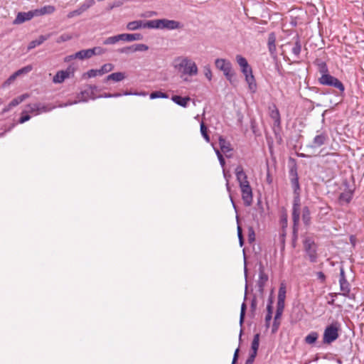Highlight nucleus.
<instances>
[{"label":"nucleus","instance_id":"49530a36","mask_svg":"<svg viewBox=\"0 0 364 364\" xmlns=\"http://www.w3.org/2000/svg\"><path fill=\"white\" fill-rule=\"evenodd\" d=\"M246 309H247L246 304L245 302H243L241 305V311H240V326H242L244 322Z\"/></svg>","mask_w":364,"mask_h":364},{"label":"nucleus","instance_id":"cd10ccee","mask_svg":"<svg viewBox=\"0 0 364 364\" xmlns=\"http://www.w3.org/2000/svg\"><path fill=\"white\" fill-rule=\"evenodd\" d=\"M259 346V334L256 333L254 336L253 340L252 341V344H251L252 352L250 353V355L257 356Z\"/></svg>","mask_w":364,"mask_h":364},{"label":"nucleus","instance_id":"69168bd1","mask_svg":"<svg viewBox=\"0 0 364 364\" xmlns=\"http://www.w3.org/2000/svg\"><path fill=\"white\" fill-rule=\"evenodd\" d=\"M283 311H284V310H282V309H277L276 313H275V315H274L275 319H277V318H280L281 319V317L282 316Z\"/></svg>","mask_w":364,"mask_h":364},{"label":"nucleus","instance_id":"603ef678","mask_svg":"<svg viewBox=\"0 0 364 364\" xmlns=\"http://www.w3.org/2000/svg\"><path fill=\"white\" fill-rule=\"evenodd\" d=\"M17 78L16 75L13 73L2 85L3 87H6L9 86L11 83L14 82V80Z\"/></svg>","mask_w":364,"mask_h":364},{"label":"nucleus","instance_id":"c03bdc74","mask_svg":"<svg viewBox=\"0 0 364 364\" xmlns=\"http://www.w3.org/2000/svg\"><path fill=\"white\" fill-rule=\"evenodd\" d=\"M114 68V65L112 63H106L103 65L100 69V72L102 75L112 71Z\"/></svg>","mask_w":364,"mask_h":364},{"label":"nucleus","instance_id":"4d7b16f0","mask_svg":"<svg viewBox=\"0 0 364 364\" xmlns=\"http://www.w3.org/2000/svg\"><path fill=\"white\" fill-rule=\"evenodd\" d=\"M82 13L81 12V11L80 10L79 8H77V9L75 10H73L70 12H69L67 15V17L68 18H73L75 16H80L81 15Z\"/></svg>","mask_w":364,"mask_h":364},{"label":"nucleus","instance_id":"a18cd8bd","mask_svg":"<svg viewBox=\"0 0 364 364\" xmlns=\"http://www.w3.org/2000/svg\"><path fill=\"white\" fill-rule=\"evenodd\" d=\"M133 46H134V49H133L134 53L137 52V51H146L149 49V47L146 45L142 44V43L134 44V45H133Z\"/></svg>","mask_w":364,"mask_h":364},{"label":"nucleus","instance_id":"774afa93","mask_svg":"<svg viewBox=\"0 0 364 364\" xmlns=\"http://www.w3.org/2000/svg\"><path fill=\"white\" fill-rule=\"evenodd\" d=\"M284 306H285V301L277 300V309H279L284 310Z\"/></svg>","mask_w":364,"mask_h":364},{"label":"nucleus","instance_id":"5fc2aeb1","mask_svg":"<svg viewBox=\"0 0 364 364\" xmlns=\"http://www.w3.org/2000/svg\"><path fill=\"white\" fill-rule=\"evenodd\" d=\"M99 72H100V69H98V70L91 69L87 71V75L88 77H95L97 75H102L101 73H99Z\"/></svg>","mask_w":364,"mask_h":364},{"label":"nucleus","instance_id":"4be33fe9","mask_svg":"<svg viewBox=\"0 0 364 364\" xmlns=\"http://www.w3.org/2000/svg\"><path fill=\"white\" fill-rule=\"evenodd\" d=\"M236 61L238 63V65H240L242 73H247V71L252 70V68L248 64L247 60L243 56H242L240 55H236Z\"/></svg>","mask_w":364,"mask_h":364},{"label":"nucleus","instance_id":"6ab92c4d","mask_svg":"<svg viewBox=\"0 0 364 364\" xmlns=\"http://www.w3.org/2000/svg\"><path fill=\"white\" fill-rule=\"evenodd\" d=\"M120 41L131 42L134 41H140L143 38L141 33H122L119 34Z\"/></svg>","mask_w":364,"mask_h":364},{"label":"nucleus","instance_id":"6e6d98bb","mask_svg":"<svg viewBox=\"0 0 364 364\" xmlns=\"http://www.w3.org/2000/svg\"><path fill=\"white\" fill-rule=\"evenodd\" d=\"M133 49H134V46L132 45V46H126V47L119 48L118 50V52L120 53H134Z\"/></svg>","mask_w":364,"mask_h":364},{"label":"nucleus","instance_id":"72a5a7b5","mask_svg":"<svg viewBox=\"0 0 364 364\" xmlns=\"http://www.w3.org/2000/svg\"><path fill=\"white\" fill-rule=\"evenodd\" d=\"M270 117L272 119H274V124L275 125H280L281 123V119H280V114L278 110V109L274 106V109L272 110L270 113Z\"/></svg>","mask_w":364,"mask_h":364},{"label":"nucleus","instance_id":"4468645a","mask_svg":"<svg viewBox=\"0 0 364 364\" xmlns=\"http://www.w3.org/2000/svg\"><path fill=\"white\" fill-rule=\"evenodd\" d=\"M151 21H143L141 20L130 21L127 24V29L129 31H136L139 28H150L148 26Z\"/></svg>","mask_w":364,"mask_h":364},{"label":"nucleus","instance_id":"7ed1b4c3","mask_svg":"<svg viewBox=\"0 0 364 364\" xmlns=\"http://www.w3.org/2000/svg\"><path fill=\"white\" fill-rule=\"evenodd\" d=\"M174 68L184 75L193 76L198 74L196 63L188 57L176 58L174 60Z\"/></svg>","mask_w":364,"mask_h":364},{"label":"nucleus","instance_id":"b1692460","mask_svg":"<svg viewBox=\"0 0 364 364\" xmlns=\"http://www.w3.org/2000/svg\"><path fill=\"white\" fill-rule=\"evenodd\" d=\"M70 72L69 70H60L57 72L55 75L53 77V82L54 83H61L66 78L69 77Z\"/></svg>","mask_w":364,"mask_h":364},{"label":"nucleus","instance_id":"423d86ee","mask_svg":"<svg viewBox=\"0 0 364 364\" xmlns=\"http://www.w3.org/2000/svg\"><path fill=\"white\" fill-rule=\"evenodd\" d=\"M294 197L292 205V220H293V239L296 240L298 235V226L300 219V192L294 193Z\"/></svg>","mask_w":364,"mask_h":364},{"label":"nucleus","instance_id":"f257e3e1","mask_svg":"<svg viewBox=\"0 0 364 364\" xmlns=\"http://www.w3.org/2000/svg\"><path fill=\"white\" fill-rule=\"evenodd\" d=\"M315 64L318 68V71L321 76L318 78V82L321 85L333 87L338 90L337 96L344 97L345 86L343 83L337 77L329 73L327 64L320 59H316Z\"/></svg>","mask_w":364,"mask_h":364},{"label":"nucleus","instance_id":"864d4df0","mask_svg":"<svg viewBox=\"0 0 364 364\" xmlns=\"http://www.w3.org/2000/svg\"><path fill=\"white\" fill-rule=\"evenodd\" d=\"M28 112H27V110L25 112H23L21 113V117H20L18 122L20 124H23L27 121H28L31 119V116L28 114Z\"/></svg>","mask_w":364,"mask_h":364},{"label":"nucleus","instance_id":"f03ea898","mask_svg":"<svg viewBox=\"0 0 364 364\" xmlns=\"http://www.w3.org/2000/svg\"><path fill=\"white\" fill-rule=\"evenodd\" d=\"M235 173L241 191L243 203L245 206H250L253 201L252 189L243 167L241 165L237 166L235 170Z\"/></svg>","mask_w":364,"mask_h":364},{"label":"nucleus","instance_id":"37998d69","mask_svg":"<svg viewBox=\"0 0 364 364\" xmlns=\"http://www.w3.org/2000/svg\"><path fill=\"white\" fill-rule=\"evenodd\" d=\"M285 299H286V287L284 284H282L279 289L277 300L285 301Z\"/></svg>","mask_w":364,"mask_h":364},{"label":"nucleus","instance_id":"4c0bfd02","mask_svg":"<svg viewBox=\"0 0 364 364\" xmlns=\"http://www.w3.org/2000/svg\"><path fill=\"white\" fill-rule=\"evenodd\" d=\"M331 210V208L328 205H325L323 207H321L319 208V212L318 214V218L319 220H321L323 219V217L328 215L329 213V211Z\"/></svg>","mask_w":364,"mask_h":364},{"label":"nucleus","instance_id":"7c9ffc66","mask_svg":"<svg viewBox=\"0 0 364 364\" xmlns=\"http://www.w3.org/2000/svg\"><path fill=\"white\" fill-rule=\"evenodd\" d=\"M28 97H29L28 94H27V93L23 94V95L14 98V100H12L10 102V103L9 104V107H16V106L18 105L20 103H21L23 101H24Z\"/></svg>","mask_w":364,"mask_h":364},{"label":"nucleus","instance_id":"6e6552de","mask_svg":"<svg viewBox=\"0 0 364 364\" xmlns=\"http://www.w3.org/2000/svg\"><path fill=\"white\" fill-rule=\"evenodd\" d=\"M215 65L218 69L223 72L227 80L232 82L235 73L232 71L231 63L226 59L218 58L215 61Z\"/></svg>","mask_w":364,"mask_h":364},{"label":"nucleus","instance_id":"39448f33","mask_svg":"<svg viewBox=\"0 0 364 364\" xmlns=\"http://www.w3.org/2000/svg\"><path fill=\"white\" fill-rule=\"evenodd\" d=\"M341 331V324L338 321H334L328 325L323 334V343L331 344L339 337Z\"/></svg>","mask_w":364,"mask_h":364},{"label":"nucleus","instance_id":"ddd939ff","mask_svg":"<svg viewBox=\"0 0 364 364\" xmlns=\"http://www.w3.org/2000/svg\"><path fill=\"white\" fill-rule=\"evenodd\" d=\"M289 177L294 193H298V192L301 191V188L299 182V176L296 166L291 168V169L289 170Z\"/></svg>","mask_w":364,"mask_h":364},{"label":"nucleus","instance_id":"a211bd4d","mask_svg":"<svg viewBox=\"0 0 364 364\" xmlns=\"http://www.w3.org/2000/svg\"><path fill=\"white\" fill-rule=\"evenodd\" d=\"M294 39L295 40V42L291 48V53L296 59H299L300 58V53L301 51V43L300 41V37L298 35H296L294 38Z\"/></svg>","mask_w":364,"mask_h":364},{"label":"nucleus","instance_id":"8fccbe9b","mask_svg":"<svg viewBox=\"0 0 364 364\" xmlns=\"http://www.w3.org/2000/svg\"><path fill=\"white\" fill-rule=\"evenodd\" d=\"M93 55H102L106 52V49L100 46L91 48Z\"/></svg>","mask_w":364,"mask_h":364},{"label":"nucleus","instance_id":"2f4dec72","mask_svg":"<svg viewBox=\"0 0 364 364\" xmlns=\"http://www.w3.org/2000/svg\"><path fill=\"white\" fill-rule=\"evenodd\" d=\"M318 338V334L317 332L316 331H312L311 333H309L304 338V341L305 342L307 343V344H314L316 343V341H317Z\"/></svg>","mask_w":364,"mask_h":364},{"label":"nucleus","instance_id":"2eb2a0df","mask_svg":"<svg viewBox=\"0 0 364 364\" xmlns=\"http://www.w3.org/2000/svg\"><path fill=\"white\" fill-rule=\"evenodd\" d=\"M243 74L245 76V81L248 84L249 90L251 92L255 93L257 90V83L252 74V69L247 71V73H243Z\"/></svg>","mask_w":364,"mask_h":364},{"label":"nucleus","instance_id":"c756f323","mask_svg":"<svg viewBox=\"0 0 364 364\" xmlns=\"http://www.w3.org/2000/svg\"><path fill=\"white\" fill-rule=\"evenodd\" d=\"M302 220L306 226L311 224V213L308 206H304L302 209Z\"/></svg>","mask_w":364,"mask_h":364},{"label":"nucleus","instance_id":"5701e85b","mask_svg":"<svg viewBox=\"0 0 364 364\" xmlns=\"http://www.w3.org/2000/svg\"><path fill=\"white\" fill-rule=\"evenodd\" d=\"M34 16V14L32 11L26 12H20L18 14L14 22L16 23H22L26 21L31 20Z\"/></svg>","mask_w":364,"mask_h":364},{"label":"nucleus","instance_id":"e433bc0d","mask_svg":"<svg viewBox=\"0 0 364 364\" xmlns=\"http://www.w3.org/2000/svg\"><path fill=\"white\" fill-rule=\"evenodd\" d=\"M200 133L207 142H210V139L208 133V128L205 124L202 122L200 123Z\"/></svg>","mask_w":364,"mask_h":364},{"label":"nucleus","instance_id":"393cba45","mask_svg":"<svg viewBox=\"0 0 364 364\" xmlns=\"http://www.w3.org/2000/svg\"><path fill=\"white\" fill-rule=\"evenodd\" d=\"M268 280V276L264 272L262 269H259V279L257 282V285L259 288V291L262 292L264 290V285Z\"/></svg>","mask_w":364,"mask_h":364},{"label":"nucleus","instance_id":"ea45409f","mask_svg":"<svg viewBox=\"0 0 364 364\" xmlns=\"http://www.w3.org/2000/svg\"><path fill=\"white\" fill-rule=\"evenodd\" d=\"M72 38H73V35L72 34L65 33H63L61 36H60L56 39V43H61L63 42H65V41H70Z\"/></svg>","mask_w":364,"mask_h":364},{"label":"nucleus","instance_id":"a878e982","mask_svg":"<svg viewBox=\"0 0 364 364\" xmlns=\"http://www.w3.org/2000/svg\"><path fill=\"white\" fill-rule=\"evenodd\" d=\"M171 100L178 105H180L183 107H186L188 106V102L191 100V98L189 97L173 95Z\"/></svg>","mask_w":364,"mask_h":364},{"label":"nucleus","instance_id":"9d476101","mask_svg":"<svg viewBox=\"0 0 364 364\" xmlns=\"http://www.w3.org/2000/svg\"><path fill=\"white\" fill-rule=\"evenodd\" d=\"M27 112L38 115L43 112H48L55 108L51 105H43L41 103L28 104L27 106Z\"/></svg>","mask_w":364,"mask_h":364},{"label":"nucleus","instance_id":"052dcab7","mask_svg":"<svg viewBox=\"0 0 364 364\" xmlns=\"http://www.w3.org/2000/svg\"><path fill=\"white\" fill-rule=\"evenodd\" d=\"M316 275L318 279H319L321 283H324L326 282V275L322 272H318Z\"/></svg>","mask_w":364,"mask_h":364},{"label":"nucleus","instance_id":"bb28decb","mask_svg":"<svg viewBox=\"0 0 364 364\" xmlns=\"http://www.w3.org/2000/svg\"><path fill=\"white\" fill-rule=\"evenodd\" d=\"M125 78V74L122 72H117V73H113L107 76V77L105 80V82L109 81V80H113L114 82H119L122 81Z\"/></svg>","mask_w":364,"mask_h":364},{"label":"nucleus","instance_id":"a19ab883","mask_svg":"<svg viewBox=\"0 0 364 364\" xmlns=\"http://www.w3.org/2000/svg\"><path fill=\"white\" fill-rule=\"evenodd\" d=\"M223 173H224V177H225V178L226 179V181H227V183H226L227 191L230 193V198L231 202L232 203V205H233L234 208L236 210V205H235V202H234V200L232 199V197L231 196V189H230V183H229V178H228L230 177V176H227V173H225V169H223Z\"/></svg>","mask_w":364,"mask_h":364},{"label":"nucleus","instance_id":"09e8293b","mask_svg":"<svg viewBox=\"0 0 364 364\" xmlns=\"http://www.w3.org/2000/svg\"><path fill=\"white\" fill-rule=\"evenodd\" d=\"M287 218H288L287 213L286 212H284L281 215V218H280V223H281L283 230L287 227V223H288Z\"/></svg>","mask_w":364,"mask_h":364},{"label":"nucleus","instance_id":"f8f14e48","mask_svg":"<svg viewBox=\"0 0 364 364\" xmlns=\"http://www.w3.org/2000/svg\"><path fill=\"white\" fill-rule=\"evenodd\" d=\"M317 134L314 136L312 143L309 145L311 148H318L324 145L328 141V134L324 132H317Z\"/></svg>","mask_w":364,"mask_h":364},{"label":"nucleus","instance_id":"aec40b11","mask_svg":"<svg viewBox=\"0 0 364 364\" xmlns=\"http://www.w3.org/2000/svg\"><path fill=\"white\" fill-rule=\"evenodd\" d=\"M218 142L220 150L223 153L227 154L228 152L232 151V148L230 141H227L223 136L218 138Z\"/></svg>","mask_w":364,"mask_h":364},{"label":"nucleus","instance_id":"79ce46f5","mask_svg":"<svg viewBox=\"0 0 364 364\" xmlns=\"http://www.w3.org/2000/svg\"><path fill=\"white\" fill-rule=\"evenodd\" d=\"M150 98H168V95L165 92H162L161 91H155L150 94Z\"/></svg>","mask_w":364,"mask_h":364},{"label":"nucleus","instance_id":"412c9836","mask_svg":"<svg viewBox=\"0 0 364 364\" xmlns=\"http://www.w3.org/2000/svg\"><path fill=\"white\" fill-rule=\"evenodd\" d=\"M93 56L91 48L90 49H85V50H81L77 53H75L74 55H71V58H77L80 60L83 59H88Z\"/></svg>","mask_w":364,"mask_h":364},{"label":"nucleus","instance_id":"e2e57ef3","mask_svg":"<svg viewBox=\"0 0 364 364\" xmlns=\"http://www.w3.org/2000/svg\"><path fill=\"white\" fill-rule=\"evenodd\" d=\"M341 294V293H330L328 295L332 297L331 301H328V304L330 305L334 304V297L337 296V295Z\"/></svg>","mask_w":364,"mask_h":364},{"label":"nucleus","instance_id":"338daca9","mask_svg":"<svg viewBox=\"0 0 364 364\" xmlns=\"http://www.w3.org/2000/svg\"><path fill=\"white\" fill-rule=\"evenodd\" d=\"M255 358L256 356L250 354L245 364H252L254 363Z\"/></svg>","mask_w":364,"mask_h":364},{"label":"nucleus","instance_id":"58836bf2","mask_svg":"<svg viewBox=\"0 0 364 364\" xmlns=\"http://www.w3.org/2000/svg\"><path fill=\"white\" fill-rule=\"evenodd\" d=\"M119 34L114 36H110L107 38L104 41V45H112L117 43L119 41H120Z\"/></svg>","mask_w":364,"mask_h":364},{"label":"nucleus","instance_id":"680f3d73","mask_svg":"<svg viewBox=\"0 0 364 364\" xmlns=\"http://www.w3.org/2000/svg\"><path fill=\"white\" fill-rule=\"evenodd\" d=\"M124 95H139V96H146V93L144 92H125L124 94Z\"/></svg>","mask_w":364,"mask_h":364},{"label":"nucleus","instance_id":"c9c22d12","mask_svg":"<svg viewBox=\"0 0 364 364\" xmlns=\"http://www.w3.org/2000/svg\"><path fill=\"white\" fill-rule=\"evenodd\" d=\"M33 70V66L31 65H28L19 70H18L17 71H16L15 73H14L16 76L18 77L22 75H26V74H28V73H30L31 70Z\"/></svg>","mask_w":364,"mask_h":364},{"label":"nucleus","instance_id":"13d9d810","mask_svg":"<svg viewBox=\"0 0 364 364\" xmlns=\"http://www.w3.org/2000/svg\"><path fill=\"white\" fill-rule=\"evenodd\" d=\"M204 74L205 76L209 80H211L212 79V71L209 66H205L204 68Z\"/></svg>","mask_w":364,"mask_h":364},{"label":"nucleus","instance_id":"de8ad7c7","mask_svg":"<svg viewBox=\"0 0 364 364\" xmlns=\"http://www.w3.org/2000/svg\"><path fill=\"white\" fill-rule=\"evenodd\" d=\"M247 237H248V241H249V242L250 244L255 242V230H254L252 227H249L248 228V235H247Z\"/></svg>","mask_w":364,"mask_h":364},{"label":"nucleus","instance_id":"20e7f679","mask_svg":"<svg viewBox=\"0 0 364 364\" xmlns=\"http://www.w3.org/2000/svg\"><path fill=\"white\" fill-rule=\"evenodd\" d=\"M148 26H150V28L161 30H176L183 28V24L181 22L167 18L151 20V23Z\"/></svg>","mask_w":364,"mask_h":364},{"label":"nucleus","instance_id":"473e14b6","mask_svg":"<svg viewBox=\"0 0 364 364\" xmlns=\"http://www.w3.org/2000/svg\"><path fill=\"white\" fill-rule=\"evenodd\" d=\"M55 11V7L53 6H45L42 8H41L40 9H37L35 11V13L36 14H39V15H43V14H52Z\"/></svg>","mask_w":364,"mask_h":364},{"label":"nucleus","instance_id":"dca6fc26","mask_svg":"<svg viewBox=\"0 0 364 364\" xmlns=\"http://www.w3.org/2000/svg\"><path fill=\"white\" fill-rule=\"evenodd\" d=\"M267 46L270 55L273 57L276 56L277 48H276V36L274 32H272L268 36Z\"/></svg>","mask_w":364,"mask_h":364},{"label":"nucleus","instance_id":"f3484780","mask_svg":"<svg viewBox=\"0 0 364 364\" xmlns=\"http://www.w3.org/2000/svg\"><path fill=\"white\" fill-rule=\"evenodd\" d=\"M52 33H48L47 35H41L38 37V38L31 41L28 46V50H31L35 48L36 46L41 45L44 41L49 39Z\"/></svg>","mask_w":364,"mask_h":364},{"label":"nucleus","instance_id":"9b49d317","mask_svg":"<svg viewBox=\"0 0 364 364\" xmlns=\"http://www.w3.org/2000/svg\"><path fill=\"white\" fill-rule=\"evenodd\" d=\"M96 90L97 87L95 85H89L87 89L77 95V100L75 101L73 104L80 102H87L90 99H95L97 97L95 95L94 91ZM70 105H73V103H70Z\"/></svg>","mask_w":364,"mask_h":364},{"label":"nucleus","instance_id":"bf43d9fd","mask_svg":"<svg viewBox=\"0 0 364 364\" xmlns=\"http://www.w3.org/2000/svg\"><path fill=\"white\" fill-rule=\"evenodd\" d=\"M127 0H117L116 1H114L110 6H109V9H112L115 7H119L120 6H122L125 1H127Z\"/></svg>","mask_w":364,"mask_h":364},{"label":"nucleus","instance_id":"0eeeda50","mask_svg":"<svg viewBox=\"0 0 364 364\" xmlns=\"http://www.w3.org/2000/svg\"><path fill=\"white\" fill-rule=\"evenodd\" d=\"M304 249L311 262L317 260L316 245L312 237H306L303 241Z\"/></svg>","mask_w":364,"mask_h":364},{"label":"nucleus","instance_id":"c85d7f7f","mask_svg":"<svg viewBox=\"0 0 364 364\" xmlns=\"http://www.w3.org/2000/svg\"><path fill=\"white\" fill-rule=\"evenodd\" d=\"M353 191L348 190L343 193H341L339 196L338 200L341 203H349L353 198Z\"/></svg>","mask_w":364,"mask_h":364},{"label":"nucleus","instance_id":"3c124183","mask_svg":"<svg viewBox=\"0 0 364 364\" xmlns=\"http://www.w3.org/2000/svg\"><path fill=\"white\" fill-rule=\"evenodd\" d=\"M280 324H281L280 318L275 319V318H274V321H273V324L272 326V333H275L276 332H277V331L279 330V328L280 326Z\"/></svg>","mask_w":364,"mask_h":364},{"label":"nucleus","instance_id":"f704fd0d","mask_svg":"<svg viewBox=\"0 0 364 364\" xmlns=\"http://www.w3.org/2000/svg\"><path fill=\"white\" fill-rule=\"evenodd\" d=\"M95 0H85L78 8L82 13L86 11L88 9L95 5Z\"/></svg>","mask_w":364,"mask_h":364},{"label":"nucleus","instance_id":"0e129e2a","mask_svg":"<svg viewBox=\"0 0 364 364\" xmlns=\"http://www.w3.org/2000/svg\"><path fill=\"white\" fill-rule=\"evenodd\" d=\"M272 316L266 314L265 316V327L268 328L270 325V321L272 320Z\"/></svg>","mask_w":364,"mask_h":364},{"label":"nucleus","instance_id":"1a4fd4ad","mask_svg":"<svg viewBox=\"0 0 364 364\" xmlns=\"http://www.w3.org/2000/svg\"><path fill=\"white\" fill-rule=\"evenodd\" d=\"M340 289L342 291L341 295L349 299H354L355 294H350V285L346 278L343 268H341L339 278Z\"/></svg>","mask_w":364,"mask_h":364}]
</instances>
